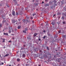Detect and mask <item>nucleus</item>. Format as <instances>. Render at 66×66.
Returning a JSON list of instances; mask_svg holds the SVG:
<instances>
[{
    "instance_id": "obj_30",
    "label": "nucleus",
    "mask_w": 66,
    "mask_h": 66,
    "mask_svg": "<svg viewBox=\"0 0 66 66\" xmlns=\"http://www.w3.org/2000/svg\"><path fill=\"white\" fill-rule=\"evenodd\" d=\"M33 16H35V15H36V14L34 13V14H32Z\"/></svg>"
},
{
    "instance_id": "obj_52",
    "label": "nucleus",
    "mask_w": 66,
    "mask_h": 66,
    "mask_svg": "<svg viewBox=\"0 0 66 66\" xmlns=\"http://www.w3.org/2000/svg\"><path fill=\"white\" fill-rule=\"evenodd\" d=\"M23 49V48H21V50H22Z\"/></svg>"
},
{
    "instance_id": "obj_2",
    "label": "nucleus",
    "mask_w": 66,
    "mask_h": 66,
    "mask_svg": "<svg viewBox=\"0 0 66 66\" xmlns=\"http://www.w3.org/2000/svg\"><path fill=\"white\" fill-rule=\"evenodd\" d=\"M27 38L28 40H30L31 39H32V38H31V37L30 36H29V37H27Z\"/></svg>"
},
{
    "instance_id": "obj_38",
    "label": "nucleus",
    "mask_w": 66,
    "mask_h": 66,
    "mask_svg": "<svg viewBox=\"0 0 66 66\" xmlns=\"http://www.w3.org/2000/svg\"><path fill=\"white\" fill-rule=\"evenodd\" d=\"M18 22H17L16 23V24H18Z\"/></svg>"
},
{
    "instance_id": "obj_64",
    "label": "nucleus",
    "mask_w": 66,
    "mask_h": 66,
    "mask_svg": "<svg viewBox=\"0 0 66 66\" xmlns=\"http://www.w3.org/2000/svg\"><path fill=\"white\" fill-rule=\"evenodd\" d=\"M63 66H65V65H64Z\"/></svg>"
},
{
    "instance_id": "obj_53",
    "label": "nucleus",
    "mask_w": 66,
    "mask_h": 66,
    "mask_svg": "<svg viewBox=\"0 0 66 66\" xmlns=\"http://www.w3.org/2000/svg\"><path fill=\"white\" fill-rule=\"evenodd\" d=\"M38 66H41V65H40L39 64V65H38Z\"/></svg>"
},
{
    "instance_id": "obj_12",
    "label": "nucleus",
    "mask_w": 66,
    "mask_h": 66,
    "mask_svg": "<svg viewBox=\"0 0 66 66\" xmlns=\"http://www.w3.org/2000/svg\"><path fill=\"white\" fill-rule=\"evenodd\" d=\"M12 30V27H9V30Z\"/></svg>"
},
{
    "instance_id": "obj_6",
    "label": "nucleus",
    "mask_w": 66,
    "mask_h": 66,
    "mask_svg": "<svg viewBox=\"0 0 66 66\" xmlns=\"http://www.w3.org/2000/svg\"><path fill=\"white\" fill-rule=\"evenodd\" d=\"M66 37V35H62V38H65V37Z\"/></svg>"
},
{
    "instance_id": "obj_44",
    "label": "nucleus",
    "mask_w": 66,
    "mask_h": 66,
    "mask_svg": "<svg viewBox=\"0 0 66 66\" xmlns=\"http://www.w3.org/2000/svg\"><path fill=\"white\" fill-rule=\"evenodd\" d=\"M48 0H45V1L46 2H47Z\"/></svg>"
},
{
    "instance_id": "obj_13",
    "label": "nucleus",
    "mask_w": 66,
    "mask_h": 66,
    "mask_svg": "<svg viewBox=\"0 0 66 66\" xmlns=\"http://www.w3.org/2000/svg\"><path fill=\"white\" fill-rule=\"evenodd\" d=\"M53 2L54 3H56L57 1L55 0H54L53 1Z\"/></svg>"
},
{
    "instance_id": "obj_46",
    "label": "nucleus",
    "mask_w": 66,
    "mask_h": 66,
    "mask_svg": "<svg viewBox=\"0 0 66 66\" xmlns=\"http://www.w3.org/2000/svg\"><path fill=\"white\" fill-rule=\"evenodd\" d=\"M8 7H9V6L8 5H6Z\"/></svg>"
},
{
    "instance_id": "obj_31",
    "label": "nucleus",
    "mask_w": 66,
    "mask_h": 66,
    "mask_svg": "<svg viewBox=\"0 0 66 66\" xmlns=\"http://www.w3.org/2000/svg\"><path fill=\"white\" fill-rule=\"evenodd\" d=\"M12 39L13 40L14 39H15V37H12Z\"/></svg>"
},
{
    "instance_id": "obj_49",
    "label": "nucleus",
    "mask_w": 66,
    "mask_h": 66,
    "mask_svg": "<svg viewBox=\"0 0 66 66\" xmlns=\"http://www.w3.org/2000/svg\"><path fill=\"white\" fill-rule=\"evenodd\" d=\"M44 3V1H43L42 2V4H43V3Z\"/></svg>"
},
{
    "instance_id": "obj_33",
    "label": "nucleus",
    "mask_w": 66,
    "mask_h": 66,
    "mask_svg": "<svg viewBox=\"0 0 66 66\" xmlns=\"http://www.w3.org/2000/svg\"><path fill=\"white\" fill-rule=\"evenodd\" d=\"M61 30H59V31H58V32L59 33H61Z\"/></svg>"
},
{
    "instance_id": "obj_29",
    "label": "nucleus",
    "mask_w": 66,
    "mask_h": 66,
    "mask_svg": "<svg viewBox=\"0 0 66 66\" xmlns=\"http://www.w3.org/2000/svg\"><path fill=\"white\" fill-rule=\"evenodd\" d=\"M62 19H64V17L62 16Z\"/></svg>"
},
{
    "instance_id": "obj_43",
    "label": "nucleus",
    "mask_w": 66,
    "mask_h": 66,
    "mask_svg": "<svg viewBox=\"0 0 66 66\" xmlns=\"http://www.w3.org/2000/svg\"><path fill=\"white\" fill-rule=\"evenodd\" d=\"M2 65H3V64H4V63L3 62H2Z\"/></svg>"
},
{
    "instance_id": "obj_14",
    "label": "nucleus",
    "mask_w": 66,
    "mask_h": 66,
    "mask_svg": "<svg viewBox=\"0 0 66 66\" xmlns=\"http://www.w3.org/2000/svg\"><path fill=\"white\" fill-rule=\"evenodd\" d=\"M21 26H19L18 27V29H20V28H21Z\"/></svg>"
},
{
    "instance_id": "obj_7",
    "label": "nucleus",
    "mask_w": 66,
    "mask_h": 66,
    "mask_svg": "<svg viewBox=\"0 0 66 66\" xmlns=\"http://www.w3.org/2000/svg\"><path fill=\"white\" fill-rule=\"evenodd\" d=\"M37 34H37V33H35L34 35V37H35V36H36Z\"/></svg>"
},
{
    "instance_id": "obj_58",
    "label": "nucleus",
    "mask_w": 66,
    "mask_h": 66,
    "mask_svg": "<svg viewBox=\"0 0 66 66\" xmlns=\"http://www.w3.org/2000/svg\"><path fill=\"white\" fill-rule=\"evenodd\" d=\"M36 11H38V9H36Z\"/></svg>"
},
{
    "instance_id": "obj_39",
    "label": "nucleus",
    "mask_w": 66,
    "mask_h": 66,
    "mask_svg": "<svg viewBox=\"0 0 66 66\" xmlns=\"http://www.w3.org/2000/svg\"><path fill=\"white\" fill-rule=\"evenodd\" d=\"M43 32H44V33H46V31L44 30H43Z\"/></svg>"
},
{
    "instance_id": "obj_27",
    "label": "nucleus",
    "mask_w": 66,
    "mask_h": 66,
    "mask_svg": "<svg viewBox=\"0 0 66 66\" xmlns=\"http://www.w3.org/2000/svg\"><path fill=\"white\" fill-rule=\"evenodd\" d=\"M6 21H4V20H3L2 21V22L3 23H4V22H5Z\"/></svg>"
},
{
    "instance_id": "obj_61",
    "label": "nucleus",
    "mask_w": 66,
    "mask_h": 66,
    "mask_svg": "<svg viewBox=\"0 0 66 66\" xmlns=\"http://www.w3.org/2000/svg\"><path fill=\"white\" fill-rule=\"evenodd\" d=\"M24 49H25V48H23Z\"/></svg>"
},
{
    "instance_id": "obj_47",
    "label": "nucleus",
    "mask_w": 66,
    "mask_h": 66,
    "mask_svg": "<svg viewBox=\"0 0 66 66\" xmlns=\"http://www.w3.org/2000/svg\"><path fill=\"white\" fill-rule=\"evenodd\" d=\"M34 55H35L36 56V55H37V54H34Z\"/></svg>"
},
{
    "instance_id": "obj_18",
    "label": "nucleus",
    "mask_w": 66,
    "mask_h": 66,
    "mask_svg": "<svg viewBox=\"0 0 66 66\" xmlns=\"http://www.w3.org/2000/svg\"><path fill=\"white\" fill-rule=\"evenodd\" d=\"M57 15H61V13H58L57 14Z\"/></svg>"
},
{
    "instance_id": "obj_16",
    "label": "nucleus",
    "mask_w": 66,
    "mask_h": 66,
    "mask_svg": "<svg viewBox=\"0 0 66 66\" xmlns=\"http://www.w3.org/2000/svg\"><path fill=\"white\" fill-rule=\"evenodd\" d=\"M26 18H27V19H29V18H30V16H26Z\"/></svg>"
},
{
    "instance_id": "obj_23",
    "label": "nucleus",
    "mask_w": 66,
    "mask_h": 66,
    "mask_svg": "<svg viewBox=\"0 0 66 66\" xmlns=\"http://www.w3.org/2000/svg\"><path fill=\"white\" fill-rule=\"evenodd\" d=\"M18 14H19L17 12H16V15H17V16H18Z\"/></svg>"
},
{
    "instance_id": "obj_34",
    "label": "nucleus",
    "mask_w": 66,
    "mask_h": 66,
    "mask_svg": "<svg viewBox=\"0 0 66 66\" xmlns=\"http://www.w3.org/2000/svg\"><path fill=\"white\" fill-rule=\"evenodd\" d=\"M43 38H44V39H45V38H46V36H45L43 37Z\"/></svg>"
},
{
    "instance_id": "obj_28",
    "label": "nucleus",
    "mask_w": 66,
    "mask_h": 66,
    "mask_svg": "<svg viewBox=\"0 0 66 66\" xmlns=\"http://www.w3.org/2000/svg\"><path fill=\"white\" fill-rule=\"evenodd\" d=\"M20 15H22V14H23V13H21V12H20Z\"/></svg>"
},
{
    "instance_id": "obj_22",
    "label": "nucleus",
    "mask_w": 66,
    "mask_h": 66,
    "mask_svg": "<svg viewBox=\"0 0 66 66\" xmlns=\"http://www.w3.org/2000/svg\"><path fill=\"white\" fill-rule=\"evenodd\" d=\"M5 39H3V43H4V42H5Z\"/></svg>"
},
{
    "instance_id": "obj_3",
    "label": "nucleus",
    "mask_w": 66,
    "mask_h": 66,
    "mask_svg": "<svg viewBox=\"0 0 66 66\" xmlns=\"http://www.w3.org/2000/svg\"><path fill=\"white\" fill-rule=\"evenodd\" d=\"M4 35H7V36H9V35L8 34V32L7 33H5L4 32Z\"/></svg>"
},
{
    "instance_id": "obj_50",
    "label": "nucleus",
    "mask_w": 66,
    "mask_h": 66,
    "mask_svg": "<svg viewBox=\"0 0 66 66\" xmlns=\"http://www.w3.org/2000/svg\"><path fill=\"white\" fill-rule=\"evenodd\" d=\"M58 18L59 19H60V16H59V17H58Z\"/></svg>"
},
{
    "instance_id": "obj_41",
    "label": "nucleus",
    "mask_w": 66,
    "mask_h": 66,
    "mask_svg": "<svg viewBox=\"0 0 66 66\" xmlns=\"http://www.w3.org/2000/svg\"><path fill=\"white\" fill-rule=\"evenodd\" d=\"M32 23H34V21L33 20L32 21Z\"/></svg>"
},
{
    "instance_id": "obj_17",
    "label": "nucleus",
    "mask_w": 66,
    "mask_h": 66,
    "mask_svg": "<svg viewBox=\"0 0 66 66\" xmlns=\"http://www.w3.org/2000/svg\"><path fill=\"white\" fill-rule=\"evenodd\" d=\"M8 55H9V54H7L4 56V57L5 56H8Z\"/></svg>"
},
{
    "instance_id": "obj_57",
    "label": "nucleus",
    "mask_w": 66,
    "mask_h": 66,
    "mask_svg": "<svg viewBox=\"0 0 66 66\" xmlns=\"http://www.w3.org/2000/svg\"><path fill=\"white\" fill-rule=\"evenodd\" d=\"M12 35H14L13 34H12Z\"/></svg>"
},
{
    "instance_id": "obj_5",
    "label": "nucleus",
    "mask_w": 66,
    "mask_h": 66,
    "mask_svg": "<svg viewBox=\"0 0 66 66\" xmlns=\"http://www.w3.org/2000/svg\"><path fill=\"white\" fill-rule=\"evenodd\" d=\"M49 5V4H44V6H45V7H47V6H48Z\"/></svg>"
},
{
    "instance_id": "obj_8",
    "label": "nucleus",
    "mask_w": 66,
    "mask_h": 66,
    "mask_svg": "<svg viewBox=\"0 0 66 66\" xmlns=\"http://www.w3.org/2000/svg\"><path fill=\"white\" fill-rule=\"evenodd\" d=\"M16 60L17 62H20V59L18 58Z\"/></svg>"
},
{
    "instance_id": "obj_48",
    "label": "nucleus",
    "mask_w": 66,
    "mask_h": 66,
    "mask_svg": "<svg viewBox=\"0 0 66 66\" xmlns=\"http://www.w3.org/2000/svg\"><path fill=\"white\" fill-rule=\"evenodd\" d=\"M23 46L24 47H26V45H23Z\"/></svg>"
},
{
    "instance_id": "obj_37",
    "label": "nucleus",
    "mask_w": 66,
    "mask_h": 66,
    "mask_svg": "<svg viewBox=\"0 0 66 66\" xmlns=\"http://www.w3.org/2000/svg\"><path fill=\"white\" fill-rule=\"evenodd\" d=\"M63 24H65V22L64 21H63Z\"/></svg>"
},
{
    "instance_id": "obj_55",
    "label": "nucleus",
    "mask_w": 66,
    "mask_h": 66,
    "mask_svg": "<svg viewBox=\"0 0 66 66\" xmlns=\"http://www.w3.org/2000/svg\"><path fill=\"white\" fill-rule=\"evenodd\" d=\"M1 55H0V58H1Z\"/></svg>"
},
{
    "instance_id": "obj_19",
    "label": "nucleus",
    "mask_w": 66,
    "mask_h": 66,
    "mask_svg": "<svg viewBox=\"0 0 66 66\" xmlns=\"http://www.w3.org/2000/svg\"><path fill=\"white\" fill-rule=\"evenodd\" d=\"M28 30V28L27 27L25 29V31H27Z\"/></svg>"
},
{
    "instance_id": "obj_10",
    "label": "nucleus",
    "mask_w": 66,
    "mask_h": 66,
    "mask_svg": "<svg viewBox=\"0 0 66 66\" xmlns=\"http://www.w3.org/2000/svg\"><path fill=\"white\" fill-rule=\"evenodd\" d=\"M57 61L58 62H60V60H61V59H60V58H58L57 59Z\"/></svg>"
},
{
    "instance_id": "obj_32",
    "label": "nucleus",
    "mask_w": 66,
    "mask_h": 66,
    "mask_svg": "<svg viewBox=\"0 0 66 66\" xmlns=\"http://www.w3.org/2000/svg\"><path fill=\"white\" fill-rule=\"evenodd\" d=\"M16 4L17 5L18 4H17V2H16L15 3V5H16Z\"/></svg>"
},
{
    "instance_id": "obj_59",
    "label": "nucleus",
    "mask_w": 66,
    "mask_h": 66,
    "mask_svg": "<svg viewBox=\"0 0 66 66\" xmlns=\"http://www.w3.org/2000/svg\"><path fill=\"white\" fill-rule=\"evenodd\" d=\"M28 65V64H26V66H27Z\"/></svg>"
},
{
    "instance_id": "obj_15",
    "label": "nucleus",
    "mask_w": 66,
    "mask_h": 66,
    "mask_svg": "<svg viewBox=\"0 0 66 66\" xmlns=\"http://www.w3.org/2000/svg\"><path fill=\"white\" fill-rule=\"evenodd\" d=\"M46 48L47 50H50V48H49V47H47Z\"/></svg>"
},
{
    "instance_id": "obj_45",
    "label": "nucleus",
    "mask_w": 66,
    "mask_h": 66,
    "mask_svg": "<svg viewBox=\"0 0 66 66\" xmlns=\"http://www.w3.org/2000/svg\"><path fill=\"white\" fill-rule=\"evenodd\" d=\"M16 22V21H14V22H13V23H15Z\"/></svg>"
},
{
    "instance_id": "obj_21",
    "label": "nucleus",
    "mask_w": 66,
    "mask_h": 66,
    "mask_svg": "<svg viewBox=\"0 0 66 66\" xmlns=\"http://www.w3.org/2000/svg\"><path fill=\"white\" fill-rule=\"evenodd\" d=\"M25 56H26V55H25V54H23L22 55V56H23V57H25Z\"/></svg>"
},
{
    "instance_id": "obj_63",
    "label": "nucleus",
    "mask_w": 66,
    "mask_h": 66,
    "mask_svg": "<svg viewBox=\"0 0 66 66\" xmlns=\"http://www.w3.org/2000/svg\"><path fill=\"white\" fill-rule=\"evenodd\" d=\"M3 18L4 19V18H3Z\"/></svg>"
},
{
    "instance_id": "obj_25",
    "label": "nucleus",
    "mask_w": 66,
    "mask_h": 66,
    "mask_svg": "<svg viewBox=\"0 0 66 66\" xmlns=\"http://www.w3.org/2000/svg\"><path fill=\"white\" fill-rule=\"evenodd\" d=\"M2 27V24L0 23V28H1Z\"/></svg>"
},
{
    "instance_id": "obj_9",
    "label": "nucleus",
    "mask_w": 66,
    "mask_h": 66,
    "mask_svg": "<svg viewBox=\"0 0 66 66\" xmlns=\"http://www.w3.org/2000/svg\"><path fill=\"white\" fill-rule=\"evenodd\" d=\"M53 25V26H54L55 24V22H52L51 23Z\"/></svg>"
},
{
    "instance_id": "obj_35",
    "label": "nucleus",
    "mask_w": 66,
    "mask_h": 66,
    "mask_svg": "<svg viewBox=\"0 0 66 66\" xmlns=\"http://www.w3.org/2000/svg\"><path fill=\"white\" fill-rule=\"evenodd\" d=\"M33 17H30V19H33Z\"/></svg>"
},
{
    "instance_id": "obj_20",
    "label": "nucleus",
    "mask_w": 66,
    "mask_h": 66,
    "mask_svg": "<svg viewBox=\"0 0 66 66\" xmlns=\"http://www.w3.org/2000/svg\"><path fill=\"white\" fill-rule=\"evenodd\" d=\"M9 30V31L8 32L10 34L11 33V30Z\"/></svg>"
},
{
    "instance_id": "obj_26",
    "label": "nucleus",
    "mask_w": 66,
    "mask_h": 66,
    "mask_svg": "<svg viewBox=\"0 0 66 66\" xmlns=\"http://www.w3.org/2000/svg\"><path fill=\"white\" fill-rule=\"evenodd\" d=\"M47 34L49 36H51V35H50V34L49 33H48Z\"/></svg>"
},
{
    "instance_id": "obj_54",
    "label": "nucleus",
    "mask_w": 66,
    "mask_h": 66,
    "mask_svg": "<svg viewBox=\"0 0 66 66\" xmlns=\"http://www.w3.org/2000/svg\"><path fill=\"white\" fill-rule=\"evenodd\" d=\"M39 40H40V39H39Z\"/></svg>"
},
{
    "instance_id": "obj_42",
    "label": "nucleus",
    "mask_w": 66,
    "mask_h": 66,
    "mask_svg": "<svg viewBox=\"0 0 66 66\" xmlns=\"http://www.w3.org/2000/svg\"><path fill=\"white\" fill-rule=\"evenodd\" d=\"M9 16H10V17H11V16H12V15L11 14H9Z\"/></svg>"
},
{
    "instance_id": "obj_36",
    "label": "nucleus",
    "mask_w": 66,
    "mask_h": 66,
    "mask_svg": "<svg viewBox=\"0 0 66 66\" xmlns=\"http://www.w3.org/2000/svg\"><path fill=\"white\" fill-rule=\"evenodd\" d=\"M9 43H11V42H12V41L11 40V41H9Z\"/></svg>"
},
{
    "instance_id": "obj_4",
    "label": "nucleus",
    "mask_w": 66,
    "mask_h": 66,
    "mask_svg": "<svg viewBox=\"0 0 66 66\" xmlns=\"http://www.w3.org/2000/svg\"><path fill=\"white\" fill-rule=\"evenodd\" d=\"M26 24H27L28 22H30V21H29V20H26Z\"/></svg>"
},
{
    "instance_id": "obj_40",
    "label": "nucleus",
    "mask_w": 66,
    "mask_h": 66,
    "mask_svg": "<svg viewBox=\"0 0 66 66\" xmlns=\"http://www.w3.org/2000/svg\"><path fill=\"white\" fill-rule=\"evenodd\" d=\"M39 52H40V53H41V52H42V50H40L39 51Z\"/></svg>"
},
{
    "instance_id": "obj_60",
    "label": "nucleus",
    "mask_w": 66,
    "mask_h": 66,
    "mask_svg": "<svg viewBox=\"0 0 66 66\" xmlns=\"http://www.w3.org/2000/svg\"><path fill=\"white\" fill-rule=\"evenodd\" d=\"M13 1H15V0H13Z\"/></svg>"
},
{
    "instance_id": "obj_62",
    "label": "nucleus",
    "mask_w": 66,
    "mask_h": 66,
    "mask_svg": "<svg viewBox=\"0 0 66 66\" xmlns=\"http://www.w3.org/2000/svg\"><path fill=\"white\" fill-rule=\"evenodd\" d=\"M65 18H66V15H65Z\"/></svg>"
},
{
    "instance_id": "obj_56",
    "label": "nucleus",
    "mask_w": 66,
    "mask_h": 66,
    "mask_svg": "<svg viewBox=\"0 0 66 66\" xmlns=\"http://www.w3.org/2000/svg\"><path fill=\"white\" fill-rule=\"evenodd\" d=\"M58 48V49H60V47H59Z\"/></svg>"
},
{
    "instance_id": "obj_1",
    "label": "nucleus",
    "mask_w": 66,
    "mask_h": 66,
    "mask_svg": "<svg viewBox=\"0 0 66 66\" xmlns=\"http://www.w3.org/2000/svg\"><path fill=\"white\" fill-rule=\"evenodd\" d=\"M15 11H14V10H13L12 12V15L13 16H15Z\"/></svg>"
},
{
    "instance_id": "obj_51",
    "label": "nucleus",
    "mask_w": 66,
    "mask_h": 66,
    "mask_svg": "<svg viewBox=\"0 0 66 66\" xmlns=\"http://www.w3.org/2000/svg\"><path fill=\"white\" fill-rule=\"evenodd\" d=\"M17 66H19V64H18L17 65Z\"/></svg>"
},
{
    "instance_id": "obj_11",
    "label": "nucleus",
    "mask_w": 66,
    "mask_h": 66,
    "mask_svg": "<svg viewBox=\"0 0 66 66\" xmlns=\"http://www.w3.org/2000/svg\"><path fill=\"white\" fill-rule=\"evenodd\" d=\"M34 50L35 51H37V49L36 48H34Z\"/></svg>"
},
{
    "instance_id": "obj_24",
    "label": "nucleus",
    "mask_w": 66,
    "mask_h": 66,
    "mask_svg": "<svg viewBox=\"0 0 66 66\" xmlns=\"http://www.w3.org/2000/svg\"><path fill=\"white\" fill-rule=\"evenodd\" d=\"M23 33H26V30H23Z\"/></svg>"
}]
</instances>
